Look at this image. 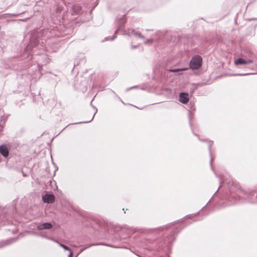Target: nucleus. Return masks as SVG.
I'll return each instance as SVG.
<instances>
[{"mask_svg": "<svg viewBox=\"0 0 257 257\" xmlns=\"http://www.w3.org/2000/svg\"><path fill=\"white\" fill-rule=\"evenodd\" d=\"M10 243V241L7 240L6 241L5 244H9Z\"/></svg>", "mask_w": 257, "mask_h": 257, "instance_id": "25", "label": "nucleus"}, {"mask_svg": "<svg viewBox=\"0 0 257 257\" xmlns=\"http://www.w3.org/2000/svg\"><path fill=\"white\" fill-rule=\"evenodd\" d=\"M235 203V201L233 202V203ZM231 204H233V203H230V205H231Z\"/></svg>", "mask_w": 257, "mask_h": 257, "instance_id": "29", "label": "nucleus"}, {"mask_svg": "<svg viewBox=\"0 0 257 257\" xmlns=\"http://www.w3.org/2000/svg\"><path fill=\"white\" fill-rule=\"evenodd\" d=\"M179 100L182 103H186L189 101L188 94L184 93H181L179 96Z\"/></svg>", "mask_w": 257, "mask_h": 257, "instance_id": "7", "label": "nucleus"}, {"mask_svg": "<svg viewBox=\"0 0 257 257\" xmlns=\"http://www.w3.org/2000/svg\"><path fill=\"white\" fill-rule=\"evenodd\" d=\"M242 190L239 188H237L236 189V194H232L231 197L235 200L237 199V197H238L239 199L241 197V195L242 194ZM242 199H245V197H242Z\"/></svg>", "mask_w": 257, "mask_h": 257, "instance_id": "9", "label": "nucleus"}, {"mask_svg": "<svg viewBox=\"0 0 257 257\" xmlns=\"http://www.w3.org/2000/svg\"><path fill=\"white\" fill-rule=\"evenodd\" d=\"M72 255H73V252L72 251H71V250H70L69 251V254L68 255V257H72Z\"/></svg>", "mask_w": 257, "mask_h": 257, "instance_id": "21", "label": "nucleus"}, {"mask_svg": "<svg viewBox=\"0 0 257 257\" xmlns=\"http://www.w3.org/2000/svg\"><path fill=\"white\" fill-rule=\"evenodd\" d=\"M137 47H138V46H134V45H132V49H135V48H136Z\"/></svg>", "mask_w": 257, "mask_h": 257, "instance_id": "26", "label": "nucleus"}, {"mask_svg": "<svg viewBox=\"0 0 257 257\" xmlns=\"http://www.w3.org/2000/svg\"><path fill=\"white\" fill-rule=\"evenodd\" d=\"M132 87H131V88H127L126 90H127V91H128V90H130V89H132Z\"/></svg>", "mask_w": 257, "mask_h": 257, "instance_id": "28", "label": "nucleus"}, {"mask_svg": "<svg viewBox=\"0 0 257 257\" xmlns=\"http://www.w3.org/2000/svg\"><path fill=\"white\" fill-rule=\"evenodd\" d=\"M81 11V8L78 5H75L73 7V13L78 14Z\"/></svg>", "mask_w": 257, "mask_h": 257, "instance_id": "11", "label": "nucleus"}, {"mask_svg": "<svg viewBox=\"0 0 257 257\" xmlns=\"http://www.w3.org/2000/svg\"><path fill=\"white\" fill-rule=\"evenodd\" d=\"M252 20H257V19L256 18H251V19H248V21H252Z\"/></svg>", "mask_w": 257, "mask_h": 257, "instance_id": "24", "label": "nucleus"}, {"mask_svg": "<svg viewBox=\"0 0 257 257\" xmlns=\"http://www.w3.org/2000/svg\"><path fill=\"white\" fill-rule=\"evenodd\" d=\"M125 22L126 20L125 18V15H123L122 17L119 20L116 30H115L113 36L110 39L106 38V40H113L116 37V33L124 26Z\"/></svg>", "mask_w": 257, "mask_h": 257, "instance_id": "3", "label": "nucleus"}, {"mask_svg": "<svg viewBox=\"0 0 257 257\" xmlns=\"http://www.w3.org/2000/svg\"><path fill=\"white\" fill-rule=\"evenodd\" d=\"M42 65H43V64L42 65H41L40 64H38V68H39V71H41V68L42 67Z\"/></svg>", "mask_w": 257, "mask_h": 257, "instance_id": "22", "label": "nucleus"}, {"mask_svg": "<svg viewBox=\"0 0 257 257\" xmlns=\"http://www.w3.org/2000/svg\"><path fill=\"white\" fill-rule=\"evenodd\" d=\"M95 244H86L84 247H83L81 248L80 250V252H82L83 250H84L86 248H88L92 245H94Z\"/></svg>", "mask_w": 257, "mask_h": 257, "instance_id": "15", "label": "nucleus"}, {"mask_svg": "<svg viewBox=\"0 0 257 257\" xmlns=\"http://www.w3.org/2000/svg\"><path fill=\"white\" fill-rule=\"evenodd\" d=\"M96 112H97V110H96V111L95 112L94 114H93L92 117L89 120L84 121L83 122L87 123V122H89L91 121L92 120V119H93L94 115H95V113H96Z\"/></svg>", "mask_w": 257, "mask_h": 257, "instance_id": "17", "label": "nucleus"}, {"mask_svg": "<svg viewBox=\"0 0 257 257\" xmlns=\"http://www.w3.org/2000/svg\"><path fill=\"white\" fill-rule=\"evenodd\" d=\"M60 246L63 247L65 250H69V251L71 250L68 246H67L63 244L60 243Z\"/></svg>", "mask_w": 257, "mask_h": 257, "instance_id": "16", "label": "nucleus"}, {"mask_svg": "<svg viewBox=\"0 0 257 257\" xmlns=\"http://www.w3.org/2000/svg\"><path fill=\"white\" fill-rule=\"evenodd\" d=\"M126 34L128 35V36H131V35L133 34L136 36H138L143 39L144 40V42L145 44L152 43L153 42V40L152 39H146L145 37L143 36L140 33L135 32L134 29H128Z\"/></svg>", "mask_w": 257, "mask_h": 257, "instance_id": "2", "label": "nucleus"}, {"mask_svg": "<svg viewBox=\"0 0 257 257\" xmlns=\"http://www.w3.org/2000/svg\"><path fill=\"white\" fill-rule=\"evenodd\" d=\"M212 144H213V142H212V141L209 142L208 149H209V152H210V155L211 156V159H210V166H211V167L212 169L213 170V166H212L213 158L212 157V153H211V146L212 145Z\"/></svg>", "mask_w": 257, "mask_h": 257, "instance_id": "10", "label": "nucleus"}, {"mask_svg": "<svg viewBox=\"0 0 257 257\" xmlns=\"http://www.w3.org/2000/svg\"><path fill=\"white\" fill-rule=\"evenodd\" d=\"M234 63L236 65H245L246 62L244 59L238 58L235 61Z\"/></svg>", "mask_w": 257, "mask_h": 257, "instance_id": "12", "label": "nucleus"}, {"mask_svg": "<svg viewBox=\"0 0 257 257\" xmlns=\"http://www.w3.org/2000/svg\"><path fill=\"white\" fill-rule=\"evenodd\" d=\"M248 196L249 197V199H251V197H253L254 196H255L256 197H257V193L255 191H252V192H251L249 194H248Z\"/></svg>", "mask_w": 257, "mask_h": 257, "instance_id": "14", "label": "nucleus"}, {"mask_svg": "<svg viewBox=\"0 0 257 257\" xmlns=\"http://www.w3.org/2000/svg\"><path fill=\"white\" fill-rule=\"evenodd\" d=\"M43 58H44L45 59V64H46L48 63V58H47V57L46 55H43L42 56Z\"/></svg>", "mask_w": 257, "mask_h": 257, "instance_id": "18", "label": "nucleus"}, {"mask_svg": "<svg viewBox=\"0 0 257 257\" xmlns=\"http://www.w3.org/2000/svg\"><path fill=\"white\" fill-rule=\"evenodd\" d=\"M5 246V244L3 242H0V247H2Z\"/></svg>", "mask_w": 257, "mask_h": 257, "instance_id": "23", "label": "nucleus"}, {"mask_svg": "<svg viewBox=\"0 0 257 257\" xmlns=\"http://www.w3.org/2000/svg\"><path fill=\"white\" fill-rule=\"evenodd\" d=\"M222 180H223V179H222V177L220 176V181H221Z\"/></svg>", "mask_w": 257, "mask_h": 257, "instance_id": "27", "label": "nucleus"}, {"mask_svg": "<svg viewBox=\"0 0 257 257\" xmlns=\"http://www.w3.org/2000/svg\"><path fill=\"white\" fill-rule=\"evenodd\" d=\"M246 61V64H249L252 62V60L251 59H247V60H245Z\"/></svg>", "mask_w": 257, "mask_h": 257, "instance_id": "19", "label": "nucleus"}, {"mask_svg": "<svg viewBox=\"0 0 257 257\" xmlns=\"http://www.w3.org/2000/svg\"><path fill=\"white\" fill-rule=\"evenodd\" d=\"M52 227V225L50 223H44L40 224L38 225L37 228L38 230L48 229Z\"/></svg>", "mask_w": 257, "mask_h": 257, "instance_id": "6", "label": "nucleus"}, {"mask_svg": "<svg viewBox=\"0 0 257 257\" xmlns=\"http://www.w3.org/2000/svg\"><path fill=\"white\" fill-rule=\"evenodd\" d=\"M42 200L45 203H51L54 202L55 197L53 194H45L42 196Z\"/></svg>", "mask_w": 257, "mask_h": 257, "instance_id": "5", "label": "nucleus"}, {"mask_svg": "<svg viewBox=\"0 0 257 257\" xmlns=\"http://www.w3.org/2000/svg\"><path fill=\"white\" fill-rule=\"evenodd\" d=\"M202 63V57L198 55H195L192 58L190 62V67L191 69L193 70H197L199 69L201 67Z\"/></svg>", "mask_w": 257, "mask_h": 257, "instance_id": "1", "label": "nucleus"}, {"mask_svg": "<svg viewBox=\"0 0 257 257\" xmlns=\"http://www.w3.org/2000/svg\"><path fill=\"white\" fill-rule=\"evenodd\" d=\"M42 46V45L40 44L39 40L37 39V40H36L35 42H34V43H33L32 41H31L30 44L27 46L26 51H27L28 50L32 49V52L33 53V54L35 51V50H34V49L36 47L39 48L40 46Z\"/></svg>", "mask_w": 257, "mask_h": 257, "instance_id": "4", "label": "nucleus"}, {"mask_svg": "<svg viewBox=\"0 0 257 257\" xmlns=\"http://www.w3.org/2000/svg\"><path fill=\"white\" fill-rule=\"evenodd\" d=\"M186 69H187V68H179V69H170L169 71L170 72H178L180 71L185 70Z\"/></svg>", "mask_w": 257, "mask_h": 257, "instance_id": "13", "label": "nucleus"}, {"mask_svg": "<svg viewBox=\"0 0 257 257\" xmlns=\"http://www.w3.org/2000/svg\"><path fill=\"white\" fill-rule=\"evenodd\" d=\"M249 74V73H240L235 74V75L245 76Z\"/></svg>", "mask_w": 257, "mask_h": 257, "instance_id": "20", "label": "nucleus"}, {"mask_svg": "<svg viewBox=\"0 0 257 257\" xmlns=\"http://www.w3.org/2000/svg\"><path fill=\"white\" fill-rule=\"evenodd\" d=\"M0 153L5 157L8 156L9 152L8 148L5 145H2L0 147Z\"/></svg>", "mask_w": 257, "mask_h": 257, "instance_id": "8", "label": "nucleus"}]
</instances>
